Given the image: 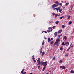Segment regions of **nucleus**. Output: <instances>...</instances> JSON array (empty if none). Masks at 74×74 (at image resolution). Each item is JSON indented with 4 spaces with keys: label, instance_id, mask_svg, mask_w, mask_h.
<instances>
[{
    "label": "nucleus",
    "instance_id": "8",
    "mask_svg": "<svg viewBox=\"0 0 74 74\" xmlns=\"http://www.w3.org/2000/svg\"><path fill=\"white\" fill-rule=\"evenodd\" d=\"M70 72L72 74H73V73H74V71H73V70H71Z\"/></svg>",
    "mask_w": 74,
    "mask_h": 74
},
{
    "label": "nucleus",
    "instance_id": "32",
    "mask_svg": "<svg viewBox=\"0 0 74 74\" xmlns=\"http://www.w3.org/2000/svg\"><path fill=\"white\" fill-rule=\"evenodd\" d=\"M44 43H45V42H44V40H43V42L42 43V45H44Z\"/></svg>",
    "mask_w": 74,
    "mask_h": 74
},
{
    "label": "nucleus",
    "instance_id": "34",
    "mask_svg": "<svg viewBox=\"0 0 74 74\" xmlns=\"http://www.w3.org/2000/svg\"><path fill=\"white\" fill-rule=\"evenodd\" d=\"M37 62L38 63H40V61L38 60H37Z\"/></svg>",
    "mask_w": 74,
    "mask_h": 74
},
{
    "label": "nucleus",
    "instance_id": "21",
    "mask_svg": "<svg viewBox=\"0 0 74 74\" xmlns=\"http://www.w3.org/2000/svg\"><path fill=\"white\" fill-rule=\"evenodd\" d=\"M59 5L60 6V7H62V3H60V4L59 3L58 5Z\"/></svg>",
    "mask_w": 74,
    "mask_h": 74
},
{
    "label": "nucleus",
    "instance_id": "60",
    "mask_svg": "<svg viewBox=\"0 0 74 74\" xmlns=\"http://www.w3.org/2000/svg\"><path fill=\"white\" fill-rule=\"evenodd\" d=\"M72 45V43H71L70 45V46H71Z\"/></svg>",
    "mask_w": 74,
    "mask_h": 74
},
{
    "label": "nucleus",
    "instance_id": "31",
    "mask_svg": "<svg viewBox=\"0 0 74 74\" xmlns=\"http://www.w3.org/2000/svg\"><path fill=\"white\" fill-rule=\"evenodd\" d=\"M62 9H61L60 10H59V12H62Z\"/></svg>",
    "mask_w": 74,
    "mask_h": 74
},
{
    "label": "nucleus",
    "instance_id": "39",
    "mask_svg": "<svg viewBox=\"0 0 74 74\" xmlns=\"http://www.w3.org/2000/svg\"><path fill=\"white\" fill-rule=\"evenodd\" d=\"M47 32H48V33H50V32H51V31H50V30H47Z\"/></svg>",
    "mask_w": 74,
    "mask_h": 74
},
{
    "label": "nucleus",
    "instance_id": "11",
    "mask_svg": "<svg viewBox=\"0 0 74 74\" xmlns=\"http://www.w3.org/2000/svg\"><path fill=\"white\" fill-rule=\"evenodd\" d=\"M45 54V52L44 51H43L42 52V56H44V54Z\"/></svg>",
    "mask_w": 74,
    "mask_h": 74
},
{
    "label": "nucleus",
    "instance_id": "5",
    "mask_svg": "<svg viewBox=\"0 0 74 74\" xmlns=\"http://www.w3.org/2000/svg\"><path fill=\"white\" fill-rule=\"evenodd\" d=\"M62 30H59L58 32V33L59 34V33H62Z\"/></svg>",
    "mask_w": 74,
    "mask_h": 74
},
{
    "label": "nucleus",
    "instance_id": "46",
    "mask_svg": "<svg viewBox=\"0 0 74 74\" xmlns=\"http://www.w3.org/2000/svg\"><path fill=\"white\" fill-rule=\"evenodd\" d=\"M33 63H35L36 62L35 60H33Z\"/></svg>",
    "mask_w": 74,
    "mask_h": 74
},
{
    "label": "nucleus",
    "instance_id": "29",
    "mask_svg": "<svg viewBox=\"0 0 74 74\" xmlns=\"http://www.w3.org/2000/svg\"><path fill=\"white\" fill-rule=\"evenodd\" d=\"M71 23H72V22L71 21L69 22V24L70 25L71 24Z\"/></svg>",
    "mask_w": 74,
    "mask_h": 74
},
{
    "label": "nucleus",
    "instance_id": "19",
    "mask_svg": "<svg viewBox=\"0 0 74 74\" xmlns=\"http://www.w3.org/2000/svg\"><path fill=\"white\" fill-rule=\"evenodd\" d=\"M57 16H59V15H58V14H55V18H56V17H57Z\"/></svg>",
    "mask_w": 74,
    "mask_h": 74
},
{
    "label": "nucleus",
    "instance_id": "18",
    "mask_svg": "<svg viewBox=\"0 0 74 74\" xmlns=\"http://www.w3.org/2000/svg\"><path fill=\"white\" fill-rule=\"evenodd\" d=\"M54 3L55 4H59V2H58V1H56L54 2Z\"/></svg>",
    "mask_w": 74,
    "mask_h": 74
},
{
    "label": "nucleus",
    "instance_id": "2",
    "mask_svg": "<svg viewBox=\"0 0 74 74\" xmlns=\"http://www.w3.org/2000/svg\"><path fill=\"white\" fill-rule=\"evenodd\" d=\"M57 34H58V32H56L54 34V35H55V37H57Z\"/></svg>",
    "mask_w": 74,
    "mask_h": 74
},
{
    "label": "nucleus",
    "instance_id": "23",
    "mask_svg": "<svg viewBox=\"0 0 74 74\" xmlns=\"http://www.w3.org/2000/svg\"><path fill=\"white\" fill-rule=\"evenodd\" d=\"M47 33V31H43L42 32V33Z\"/></svg>",
    "mask_w": 74,
    "mask_h": 74
},
{
    "label": "nucleus",
    "instance_id": "52",
    "mask_svg": "<svg viewBox=\"0 0 74 74\" xmlns=\"http://www.w3.org/2000/svg\"><path fill=\"white\" fill-rule=\"evenodd\" d=\"M37 60H39V61L40 60V58H38Z\"/></svg>",
    "mask_w": 74,
    "mask_h": 74
},
{
    "label": "nucleus",
    "instance_id": "28",
    "mask_svg": "<svg viewBox=\"0 0 74 74\" xmlns=\"http://www.w3.org/2000/svg\"><path fill=\"white\" fill-rule=\"evenodd\" d=\"M71 48V47H69V48L67 49V51H69L70 49Z\"/></svg>",
    "mask_w": 74,
    "mask_h": 74
},
{
    "label": "nucleus",
    "instance_id": "25",
    "mask_svg": "<svg viewBox=\"0 0 74 74\" xmlns=\"http://www.w3.org/2000/svg\"><path fill=\"white\" fill-rule=\"evenodd\" d=\"M62 45H63L64 46V45H65V43H64V42L62 43Z\"/></svg>",
    "mask_w": 74,
    "mask_h": 74
},
{
    "label": "nucleus",
    "instance_id": "30",
    "mask_svg": "<svg viewBox=\"0 0 74 74\" xmlns=\"http://www.w3.org/2000/svg\"><path fill=\"white\" fill-rule=\"evenodd\" d=\"M56 28V26H54L52 27V28L53 29H55Z\"/></svg>",
    "mask_w": 74,
    "mask_h": 74
},
{
    "label": "nucleus",
    "instance_id": "16",
    "mask_svg": "<svg viewBox=\"0 0 74 74\" xmlns=\"http://www.w3.org/2000/svg\"><path fill=\"white\" fill-rule=\"evenodd\" d=\"M44 67L43 68L42 71H44V70L46 69V66H44Z\"/></svg>",
    "mask_w": 74,
    "mask_h": 74
},
{
    "label": "nucleus",
    "instance_id": "36",
    "mask_svg": "<svg viewBox=\"0 0 74 74\" xmlns=\"http://www.w3.org/2000/svg\"><path fill=\"white\" fill-rule=\"evenodd\" d=\"M62 36V34H61L60 35L58 36V38H60V37Z\"/></svg>",
    "mask_w": 74,
    "mask_h": 74
},
{
    "label": "nucleus",
    "instance_id": "42",
    "mask_svg": "<svg viewBox=\"0 0 74 74\" xmlns=\"http://www.w3.org/2000/svg\"><path fill=\"white\" fill-rule=\"evenodd\" d=\"M26 74V72H24L22 73V74Z\"/></svg>",
    "mask_w": 74,
    "mask_h": 74
},
{
    "label": "nucleus",
    "instance_id": "57",
    "mask_svg": "<svg viewBox=\"0 0 74 74\" xmlns=\"http://www.w3.org/2000/svg\"><path fill=\"white\" fill-rule=\"evenodd\" d=\"M55 57H54L53 58V60H55Z\"/></svg>",
    "mask_w": 74,
    "mask_h": 74
},
{
    "label": "nucleus",
    "instance_id": "7",
    "mask_svg": "<svg viewBox=\"0 0 74 74\" xmlns=\"http://www.w3.org/2000/svg\"><path fill=\"white\" fill-rule=\"evenodd\" d=\"M58 43L56 42L54 44V46H55V45H57V44H58Z\"/></svg>",
    "mask_w": 74,
    "mask_h": 74
},
{
    "label": "nucleus",
    "instance_id": "9",
    "mask_svg": "<svg viewBox=\"0 0 74 74\" xmlns=\"http://www.w3.org/2000/svg\"><path fill=\"white\" fill-rule=\"evenodd\" d=\"M56 5V4H54L52 6V8H55V7Z\"/></svg>",
    "mask_w": 74,
    "mask_h": 74
},
{
    "label": "nucleus",
    "instance_id": "41",
    "mask_svg": "<svg viewBox=\"0 0 74 74\" xmlns=\"http://www.w3.org/2000/svg\"><path fill=\"white\" fill-rule=\"evenodd\" d=\"M59 44H58L57 45V47H59Z\"/></svg>",
    "mask_w": 74,
    "mask_h": 74
},
{
    "label": "nucleus",
    "instance_id": "62",
    "mask_svg": "<svg viewBox=\"0 0 74 74\" xmlns=\"http://www.w3.org/2000/svg\"><path fill=\"white\" fill-rule=\"evenodd\" d=\"M69 16H67V15H66V16H68V17H69Z\"/></svg>",
    "mask_w": 74,
    "mask_h": 74
},
{
    "label": "nucleus",
    "instance_id": "48",
    "mask_svg": "<svg viewBox=\"0 0 74 74\" xmlns=\"http://www.w3.org/2000/svg\"><path fill=\"white\" fill-rule=\"evenodd\" d=\"M40 63H38V64H37V66H38V65H40Z\"/></svg>",
    "mask_w": 74,
    "mask_h": 74
},
{
    "label": "nucleus",
    "instance_id": "4",
    "mask_svg": "<svg viewBox=\"0 0 74 74\" xmlns=\"http://www.w3.org/2000/svg\"><path fill=\"white\" fill-rule=\"evenodd\" d=\"M48 29L51 32L52 31V28L51 27H49L48 28Z\"/></svg>",
    "mask_w": 74,
    "mask_h": 74
},
{
    "label": "nucleus",
    "instance_id": "27",
    "mask_svg": "<svg viewBox=\"0 0 74 74\" xmlns=\"http://www.w3.org/2000/svg\"><path fill=\"white\" fill-rule=\"evenodd\" d=\"M71 17V16H68V18H67V19H69Z\"/></svg>",
    "mask_w": 74,
    "mask_h": 74
},
{
    "label": "nucleus",
    "instance_id": "49",
    "mask_svg": "<svg viewBox=\"0 0 74 74\" xmlns=\"http://www.w3.org/2000/svg\"><path fill=\"white\" fill-rule=\"evenodd\" d=\"M52 15H55V13H52Z\"/></svg>",
    "mask_w": 74,
    "mask_h": 74
},
{
    "label": "nucleus",
    "instance_id": "47",
    "mask_svg": "<svg viewBox=\"0 0 74 74\" xmlns=\"http://www.w3.org/2000/svg\"><path fill=\"white\" fill-rule=\"evenodd\" d=\"M57 9H58V8H54L53 9V10H57Z\"/></svg>",
    "mask_w": 74,
    "mask_h": 74
},
{
    "label": "nucleus",
    "instance_id": "26",
    "mask_svg": "<svg viewBox=\"0 0 74 74\" xmlns=\"http://www.w3.org/2000/svg\"><path fill=\"white\" fill-rule=\"evenodd\" d=\"M53 44V41H51L50 42V44Z\"/></svg>",
    "mask_w": 74,
    "mask_h": 74
},
{
    "label": "nucleus",
    "instance_id": "33",
    "mask_svg": "<svg viewBox=\"0 0 74 74\" xmlns=\"http://www.w3.org/2000/svg\"><path fill=\"white\" fill-rule=\"evenodd\" d=\"M69 5V3H66L65 4V6H67Z\"/></svg>",
    "mask_w": 74,
    "mask_h": 74
},
{
    "label": "nucleus",
    "instance_id": "22",
    "mask_svg": "<svg viewBox=\"0 0 74 74\" xmlns=\"http://www.w3.org/2000/svg\"><path fill=\"white\" fill-rule=\"evenodd\" d=\"M65 27V25H62V28H64Z\"/></svg>",
    "mask_w": 74,
    "mask_h": 74
},
{
    "label": "nucleus",
    "instance_id": "50",
    "mask_svg": "<svg viewBox=\"0 0 74 74\" xmlns=\"http://www.w3.org/2000/svg\"><path fill=\"white\" fill-rule=\"evenodd\" d=\"M53 40V38H51L50 39V41H52Z\"/></svg>",
    "mask_w": 74,
    "mask_h": 74
},
{
    "label": "nucleus",
    "instance_id": "12",
    "mask_svg": "<svg viewBox=\"0 0 74 74\" xmlns=\"http://www.w3.org/2000/svg\"><path fill=\"white\" fill-rule=\"evenodd\" d=\"M32 59L33 60H34V59H35V58H34V55L32 56Z\"/></svg>",
    "mask_w": 74,
    "mask_h": 74
},
{
    "label": "nucleus",
    "instance_id": "53",
    "mask_svg": "<svg viewBox=\"0 0 74 74\" xmlns=\"http://www.w3.org/2000/svg\"><path fill=\"white\" fill-rule=\"evenodd\" d=\"M68 55V54H66V55H65V56H66V57H67V56Z\"/></svg>",
    "mask_w": 74,
    "mask_h": 74
},
{
    "label": "nucleus",
    "instance_id": "64",
    "mask_svg": "<svg viewBox=\"0 0 74 74\" xmlns=\"http://www.w3.org/2000/svg\"><path fill=\"white\" fill-rule=\"evenodd\" d=\"M46 74H48V73H46Z\"/></svg>",
    "mask_w": 74,
    "mask_h": 74
},
{
    "label": "nucleus",
    "instance_id": "24",
    "mask_svg": "<svg viewBox=\"0 0 74 74\" xmlns=\"http://www.w3.org/2000/svg\"><path fill=\"white\" fill-rule=\"evenodd\" d=\"M60 49L61 51H62L63 49V48L62 47H61L60 48Z\"/></svg>",
    "mask_w": 74,
    "mask_h": 74
},
{
    "label": "nucleus",
    "instance_id": "54",
    "mask_svg": "<svg viewBox=\"0 0 74 74\" xmlns=\"http://www.w3.org/2000/svg\"><path fill=\"white\" fill-rule=\"evenodd\" d=\"M44 38L45 40H47V38L45 37H44Z\"/></svg>",
    "mask_w": 74,
    "mask_h": 74
},
{
    "label": "nucleus",
    "instance_id": "1",
    "mask_svg": "<svg viewBox=\"0 0 74 74\" xmlns=\"http://www.w3.org/2000/svg\"><path fill=\"white\" fill-rule=\"evenodd\" d=\"M47 61H45V62H43V64L42 65L43 66L46 67V66H47Z\"/></svg>",
    "mask_w": 74,
    "mask_h": 74
},
{
    "label": "nucleus",
    "instance_id": "10",
    "mask_svg": "<svg viewBox=\"0 0 74 74\" xmlns=\"http://www.w3.org/2000/svg\"><path fill=\"white\" fill-rule=\"evenodd\" d=\"M69 43L68 42H66L65 43V45H66V46H68L69 45Z\"/></svg>",
    "mask_w": 74,
    "mask_h": 74
},
{
    "label": "nucleus",
    "instance_id": "43",
    "mask_svg": "<svg viewBox=\"0 0 74 74\" xmlns=\"http://www.w3.org/2000/svg\"><path fill=\"white\" fill-rule=\"evenodd\" d=\"M38 69H40V65L38 66Z\"/></svg>",
    "mask_w": 74,
    "mask_h": 74
},
{
    "label": "nucleus",
    "instance_id": "61",
    "mask_svg": "<svg viewBox=\"0 0 74 74\" xmlns=\"http://www.w3.org/2000/svg\"><path fill=\"white\" fill-rule=\"evenodd\" d=\"M66 1H65V3H66Z\"/></svg>",
    "mask_w": 74,
    "mask_h": 74
},
{
    "label": "nucleus",
    "instance_id": "58",
    "mask_svg": "<svg viewBox=\"0 0 74 74\" xmlns=\"http://www.w3.org/2000/svg\"><path fill=\"white\" fill-rule=\"evenodd\" d=\"M65 9V7H63V9Z\"/></svg>",
    "mask_w": 74,
    "mask_h": 74
},
{
    "label": "nucleus",
    "instance_id": "37",
    "mask_svg": "<svg viewBox=\"0 0 74 74\" xmlns=\"http://www.w3.org/2000/svg\"><path fill=\"white\" fill-rule=\"evenodd\" d=\"M63 18H64V16H62V17H60V19H63Z\"/></svg>",
    "mask_w": 74,
    "mask_h": 74
},
{
    "label": "nucleus",
    "instance_id": "45",
    "mask_svg": "<svg viewBox=\"0 0 74 74\" xmlns=\"http://www.w3.org/2000/svg\"><path fill=\"white\" fill-rule=\"evenodd\" d=\"M42 53V50H40V53L41 54Z\"/></svg>",
    "mask_w": 74,
    "mask_h": 74
},
{
    "label": "nucleus",
    "instance_id": "17",
    "mask_svg": "<svg viewBox=\"0 0 74 74\" xmlns=\"http://www.w3.org/2000/svg\"><path fill=\"white\" fill-rule=\"evenodd\" d=\"M24 70H25V69H23L21 71V73L22 74V73H23L24 71Z\"/></svg>",
    "mask_w": 74,
    "mask_h": 74
},
{
    "label": "nucleus",
    "instance_id": "15",
    "mask_svg": "<svg viewBox=\"0 0 74 74\" xmlns=\"http://www.w3.org/2000/svg\"><path fill=\"white\" fill-rule=\"evenodd\" d=\"M43 63H44V62H43L42 61L40 62V64L41 65H42H42H43Z\"/></svg>",
    "mask_w": 74,
    "mask_h": 74
},
{
    "label": "nucleus",
    "instance_id": "40",
    "mask_svg": "<svg viewBox=\"0 0 74 74\" xmlns=\"http://www.w3.org/2000/svg\"><path fill=\"white\" fill-rule=\"evenodd\" d=\"M64 38L65 39V40H67V37L66 36H65L64 37Z\"/></svg>",
    "mask_w": 74,
    "mask_h": 74
},
{
    "label": "nucleus",
    "instance_id": "14",
    "mask_svg": "<svg viewBox=\"0 0 74 74\" xmlns=\"http://www.w3.org/2000/svg\"><path fill=\"white\" fill-rule=\"evenodd\" d=\"M62 62H63V60H60L59 61V63H62Z\"/></svg>",
    "mask_w": 74,
    "mask_h": 74
},
{
    "label": "nucleus",
    "instance_id": "59",
    "mask_svg": "<svg viewBox=\"0 0 74 74\" xmlns=\"http://www.w3.org/2000/svg\"><path fill=\"white\" fill-rule=\"evenodd\" d=\"M73 32H74V28L73 29Z\"/></svg>",
    "mask_w": 74,
    "mask_h": 74
},
{
    "label": "nucleus",
    "instance_id": "51",
    "mask_svg": "<svg viewBox=\"0 0 74 74\" xmlns=\"http://www.w3.org/2000/svg\"><path fill=\"white\" fill-rule=\"evenodd\" d=\"M42 48H43V47L42 46V47H41L40 50H42Z\"/></svg>",
    "mask_w": 74,
    "mask_h": 74
},
{
    "label": "nucleus",
    "instance_id": "55",
    "mask_svg": "<svg viewBox=\"0 0 74 74\" xmlns=\"http://www.w3.org/2000/svg\"><path fill=\"white\" fill-rule=\"evenodd\" d=\"M56 10L57 12H58V11H59V10H58V9L57 8Z\"/></svg>",
    "mask_w": 74,
    "mask_h": 74
},
{
    "label": "nucleus",
    "instance_id": "3",
    "mask_svg": "<svg viewBox=\"0 0 74 74\" xmlns=\"http://www.w3.org/2000/svg\"><path fill=\"white\" fill-rule=\"evenodd\" d=\"M60 41V40L59 39V38H58L56 40V42H57L59 43V41Z\"/></svg>",
    "mask_w": 74,
    "mask_h": 74
},
{
    "label": "nucleus",
    "instance_id": "6",
    "mask_svg": "<svg viewBox=\"0 0 74 74\" xmlns=\"http://www.w3.org/2000/svg\"><path fill=\"white\" fill-rule=\"evenodd\" d=\"M51 39V38H50L49 37L48 38V41L49 42H50V39Z\"/></svg>",
    "mask_w": 74,
    "mask_h": 74
},
{
    "label": "nucleus",
    "instance_id": "63",
    "mask_svg": "<svg viewBox=\"0 0 74 74\" xmlns=\"http://www.w3.org/2000/svg\"><path fill=\"white\" fill-rule=\"evenodd\" d=\"M71 47H73V45H72L71 46Z\"/></svg>",
    "mask_w": 74,
    "mask_h": 74
},
{
    "label": "nucleus",
    "instance_id": "56",
    "mask_svg": "<svg viewBox=\"0 0 74 74\" xmlns=\"http://www.w3.org/2000/svg\"><path fill=\"white\" fill-rule=\"evenodd\" d=\"M58 5H56V7H57V6H58Z\"/></svg>",
    "mask_w": 74,
    "mask_h": 74
},
{
    "label": "nucleus",
    "instance_id": "38",
    "mask_svg": "<svg viewBox=\"0 0 74 74\" xmlns=\"http://www.w3.org/2000/svg\"><path fill=\"white\" fill-rule=\"evenodd\" d=\"M61 8V7H60V6L58 7V10H60V9Z\"/></svg>",
    "mask_w": 74,
    "mask_h": 74
},
{
    "label": "nucleus",
    "instance_id": "20",
    "mask_svg": "<svg viewBox=\"0 0 74 74\" xmlns=\"http://www.w3.org/2000/svg\"><path fill=\"white\" fill-rule=\"evenodd\" d=\"M56 24H58V23H59V21H57L56 22Z\"/></svg>",
    "mask_w": 74,
    "mask_h": 74
},
{
    "label": "nucleus",
    "instance_id": "35",
    "mask_svg": "<svg viewBox=\"0 0 74 74\" xmlns=\"http://www.w3.org/2000/svg\"><path fill=\"white\" fill-rule=\"evenodd\" d=\"M65 68H66V67H65V66H63V67H62V69L64 70V69H65Z\"/></svg>",
    "mask_w": 74,
    "mask_h": 74
},
{
    "label": "nucleus",
    "instance_id": "44",
    "mask_svg": "<svg viewBox=\"0 0 74 74\" xmlns=\"http://www.w3.org/2000/svg\"><path fill=\"white\" fill-rule=\"evenodd\" d=\"M63 66H60V67L61 68H63Z\"/></svg>",
    "mask_w": 74,
    "mask_h": 74
},
{
    "label": "nucleus",
    "instance_id": "13",
    "mask_svg": "<svg viewBox=\"0 0 74 74\" xmlns=\"http://www.w3.org/2000/svg\"><path fill=\"white\" fill-rule=\"evenodd\" d=\"M73 5H71V11H70L71 12V10H72V9H73Z\"/></svg>",
    "mask_w": 74,
    "mask_h": 74
}]
</instances>
